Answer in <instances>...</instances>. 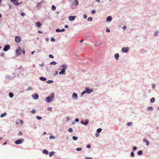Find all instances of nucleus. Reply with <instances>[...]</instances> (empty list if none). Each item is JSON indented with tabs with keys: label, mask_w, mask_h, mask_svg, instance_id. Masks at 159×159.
Listing matches in <instances>:
<instances>
[{
	"label": "nucleus",
	"mask_w": 159,
	"mask_h": 159,
	"mask_svg": "<svg viewBox=\"0 0 159 159\" xmlns=\"http://www.w3.org/2000/svg\"><path fill=\"white\" fill-rule=\"evenodd\" d=\"M22 133L21 131H20L18 133V134L19 135H22Z\"/></svg>",
	"instance_id": "nucleus-44"
},
{
	"label": "nucleus",
	"mask_w": 159,
	"mask_h": 159,
	"mask_svg": "<svg viewBox=\"0 0 159 159\" xmlns=\"http://www.w3.org/2000/svg\"><path fill=\"white\" fill-rule=\"evenodd\" d=\"M24 141L23 139H20L15 141V143L16 144H20L22 143Z\"/></svg>",
	"instance_id": "nucleus-4"
},
{
	"label": "nucleus",
	"mask_w": 159,
	"mask_h": 159,
	"mask_svg": "<svg viewBox=\"0 0 159 159\" xmlns=\"http://www.w3.org/2000/svg\"><path fill=\"white\" fill-rule=\"evenodd\" d=\"M102 130V129L101 128H99L97 129V131L98 133H99L101 132Z\"/></svg>",
	"instance_id": "nucleus-26"
},
{
	"label": "nucleus",
	"mask_w": 159,
	"mask_h": 159,
	"mask_svg": "<svg viewBox=\"0 0 159 159\" xmlns=\"http://www.w3.org/2000/svg\"><path fill=\"white\" fill-rule=\"evenodd\" d=\"M51 109H52V108H51V107H48L47 108V110L48 111H50L51 110Z\"/></svg>",
	"instance_id": "nucleus-46"
},
{
	"label": "nucleus",
	"mask_w": 159,
	"mask_h": 159,
	"mask_svg": "<svg viewBox=\"0 0 159 159\" xmlns=\"http://www.w3.org/2000/svg\"><path fill=\"white\" fill-rule=\"evenodd\" d=\"M11 1L16 5H18L20 4V3L18 2V1L17 0H11Z\"/></svg>",
	"instance_id": "nucleus-8"
},
{
	"label": "nucleus",
	"mask_w": 159,
	"mask_h": 159,
	"mask_svg": "<svg viewBox=\"0 0 159 159\" xmlns=\"http://www.w3.org/2000/svg\"><path fill=\"white\" fill-rule=\"evenodd\" d=\"M85 121H86V122H84V121H81V123H82L83 125H86L88 123V122H89V120H85Z\"/></svg>",
	"instance_id": "nucleus-14"
},
{
	"label": "nucleus",
	"mask_w": 159,
	"mask_h": 159,
	"mask_svg": "<svg viewBox=\"0 0 159 159\" xmlns=\"http://www.w3.org/2000/svg\"><path fill=\"white\" fill-rule=\"evenodd\" d=\"M119 55L118 53H116L115 55V58L116 60H118L119 59Z\"/></svg>",
	"instance_id": "nucleus-15"
},
{
	"label": "nucleus",
	"mask_w": 159,
	"mask_h": 159,
	"mask_svg": "<svg viewBox=\"0 0 159 159\" xmlns=\"http://www.w3.org/2000/svg\"><path fill=\"white\" fill-rule=\"evenodd\" d=\"M49 57L50 58H53L54 57L52 55V54H50L49 55Z\"/></svg>",
	"instance_id": "nucleus-39"
},
{
	"label": "nucleus",
	"mask_w": 159,
	"mask_h": 159,
	"mask_svg": "<svg viewBox=\"0 0 159 159\" xmlns=\"http://www.w3.org/2000/svg\"><path fill=\"white\" fill-rule=\"evenodd\" d=\"M56 64V62L55 61H53L51 62L50 63V64L51 65H55Z\"/></svg>",
	"instance_id": "nucleus-25"
},
{
	"label": "nucleus",
	"mask_w": 159,
	"mask_h": 159,
	"mask_svg": "<svg viewBox=\"0 0 159 159\" xmlns=\"http://www.w3.org/2000/svg\"><path fill=\"white\" fill-rule=\"evenodd\" d=\"M152 107H148V110H152Z\"/></svg>",
	"instance_id": "nucleus-47"
},
{
	"label": "nucleus",
	"mask_w": 159,
	"mask_h": 159,
	"mask_svg": "<svg viewBox=\"0 0 159 159\" xmlns=\"http://www.w3.org/2000/svg\"><path fill=\"white\" fill-rule=\"evenodd\" d=\"M53 82V81L52 80H49L48 81H47V83L48 84H50L52 83Z\"/></svg>",
	"instance_id": "nucleus-28"
},
{
	"label": "nucleus",
	"mask_w": 159,
	"mask_h": 159,
	"mask_svg": "<svg viewBox=\"0 0 159 159\" xmlns=\"http://www.w3.org/2000/svg\"><path fill=\"white\" fill-rule=\"evenodd\" d=\"M10 49V45H7L5 46V47L3 49V50L4 51L6 52L8 50H9Z\"/></svg>",
	"instance_id": "nucleus-7"
},
{
	"label": "nucleus",
	"mask_w": 159,
	"mask_h": 159,
	"mask_svg": "<svg viewBox=\"0 0 159 159\" xmlns=\"http://www.w3.org/2000/svg\"><path fill=\"white\" fill-rule=\"evenodd\" d=\"M85 159H92L91 157H86Z\"/></svg>",
	"instance_id": "nucleus-56"
},
{
	"label": "nucleus",
	"mask_w": 159,
	"mask_h": 159,
	"mask_svg": "<svg viewBox=\"0 0 159 159\" xmlns=\"http://www.w3.org/2000/svg\"><path fill=\"white\" fill-rule=\"evenodd\" d=\"M76 17L75 16H70L69 17V19L70 20L72 21L74 20Z\"/></svg>",
	"instance_id": "nucleus-9"
},
{
	"label": "nucleus",
	"mask_w": 159,
	"mask_h": 159,
	"mask_svg": "<svg viewBox=\"0 0 159 159\" xmlns=\"http://www.w3.org/2000/svg\"><path fill=\"white\" fill-rule=\"evenodd\" d=\"M131 156L132 157H134V153L133 152H131Z\"/></svg>",
	"instance_id": "nucleus-43"
},
{
	"label": "nucleus",
	"mask_w": 159,
	"mask_h": 159,
	"mask_svg": "<svg viewBox=\"0 0 159 159\" xmlns=\"http://www.w3.org/2000/svg\"><path fill=\"white\" fill-rule=\"evenodd\" d=\"M87 147L88 148H90L91 146L89 144H88L87 145Z\"/></svg>",
	"instance_id": "nucleus-49"
},
{
	"label": "nucleus",
	"mask_w": 159,
	"mask_h": 159,
	"mask_svg": "<svg viewBox=\"0 0 159 159\" xmlns=\"http://www.w3.org/2000/svg\"><path fill=\"white\" fill-rule=\"evenodd\" d=\"M22 52L23 54H24L25 53V51L24 50H23L21 51Z\"/></svg>",
	"instance_id": "nucleus-57"
},
{
	"label": "nucleus",
	"mask_w": 159,
	"mask_h": 159,
	"mask_svg": "<svg viewBox=\"0 0 159 159\" xmlns=\"http://www.w3.org/2000/svg\"><path fill=\"white\" fill-rule=\"evenodd\" d=\"M95 135H96V136L97 137H98L99 136V134L97 133H96L95 134Z\"/></svg>",
	"instance_id": "nucleus-50"
},
{
	"label": "nucleus",
	"mask_w": 159,
	"mask_h": 159,
	"mask_svg": "<svg viewBox=\"0 0 159 159\" xmlns=\"http://www.w3.org/2000/svg\"><path fill=\"white\" fill-rule=\"evenodd\" d=\"M54 97V93H52L51 94L50 96H48L46 99V101L48 102H51L52 101L53 98Z\"/></svg>",
	"instance_id": "nucleus-1"
},
{
	"label": "nucleus",
	"mask_w": 159,
	"mask_h": 159,
	"mask_svg": "<svg viewBox=\"0 0 159 159\" xmlns=\"http://www.w3.org/2000/svg\"><path fill=\"white\" fill-rule=\"evenodd\" d=\"M51 41H52L53 42H54L55 41V39L54 38H51Z\"/></svg>",
	"instance_id": "nucleus-42"
},
{
	"label": "nucleus",
	"mask_w": 159,
	"mask_h": 159,
	"mask_svg": "<svg viewBox=\"0 0 159 159\" xmlns=\"http://www.w3.org/2000/svg\"><path fill=\"white\" fill-rule=\"evenodd\" d=\"M138 154L139 155H142V151L141 150L139 151L138 152Z\"/></svg>",
	"instance_id": "nucleus-24"
},
{
	"label": "nucleus",
	"mask_w": 159,
	"mask_h": 159,
	"mask_svg": "<svg viewBox=\"0 0 159 159\" xmlns=\"http://www.w3.org/2000/svg\"><path fill=\"white\" fill-rule=\"evenodd\" d=\"M65 30V29H63L61 30H60L59 29H57L56 30V31L57 32H63V31H64Z\"/></svg>",
	"instance_id": "nucleus-16"
},
{
	"label": "nucleus",
	"mask_w": 159,
	"mask_h": 159,
	"mask_svg": "<svg viewBox=\"0 0 159 159\" xmlns=\"http://www.w3.org/2000/svg\"><path fill=\"white\" fill-rule=\"evenodd\" d=\"M83 17L84 19H86L87 18V15H86L85 14H84L83 15Z\"/></svg>",
	"instance_id": "nucleus-37"
},
{
	"label": "nucleus",
	"mask_w": 159,
	"mask_h": 159,
	"mask_svg": "<svg viewBox=\"0 0 159 159\" xmlns=\"http://www.w3.org/2000/svg\"><path fill=\"white\" fill-rule=\"evenodd\" d=\"M9 96L10 97L12 98L13 96V94L12 93H9Z\"/></svg>",
	"instance_id": "nucleus-27"
},
{
	"label": "nucleus",
	"mask_w": 159,
	"mask_h": 159,
	"mask_svg": "<svg viewBox=\"0 0 159 159\" xmlns=\"http://www.w3.org/2000/svg\"><path fill=\"white\" fill-rule=\"evenodd\" d=\"M41 24L40 22H38L36 23V25L38 27H40L41 26Z\"/></svg>",
	"instance_id": "nucleus-17"
},
{
	"label": "nucleus",
	"mask_w": 159,
	"mask_h": 159,
	"mask_svg": "<svg viewBox=\"0 0 159 159\" xmlns=\"http://www.w3.org/2000/svg\"><path fill=\"white\" fill-rule=\"evenodd\" d=\"M96 2H99L100 0H96Z\"/></svg>",
	"instance_id": "nucleus-62"
},
{
	"label": "nucleus",
	"mask_w": 159,
	"mask_h": 159,
	"mask_svg": "<svg viewBox=\"0 0 159 159\" xmlns=\"http://www.w3.org/2000/svg\"><path fill=\"white\" fill-rule=\"evenodd\" d=\"M21 16H25V14L24 13H21Z\"/></svg>",
	"instance_id": "nucleus-45"
},
{
	"label": "nucleus",
	"mask_w": 159,
	"mask_h": 159,
	"mask_svg": "<svg viewBox=\"0 0 159 159\" xmlns=\"http://www.w3.org/2000/svg\"><path fill=\"white\" fill-rule=\"evenodd\" d=\"M20 48H18L16 50V52L17 55L18 56L21 54L20 52Z\"/></svg>",
	"instance_id": "nucleus-11"
},
{
	"label": "nucleus",
	"mask_w": 159,
	"mask_h": 159,
	"mask_svg": "<svg viewBox=\"0 0 159 159\" xmlns=\"http://www.w3.org/2000/svg\"><path fill=\"white\" fill-rule=\"evenodd\" d=\"M19 121L20 122V123L21 125H22L23 124V122L22 120H19Z\"/></svg>",
	"instance_id": "nucleus-33"
},
{
	"label": "nucleus",
	"mask_w": 159,
	"mask_h": 159,
	"mask_svg": "<svg viewBox=\"0 0 159 159\" xmlns=\"http://www.w3.org/2000/svg\"><path fill=\"white\" fill-rule=\"evenodd\" d=\"M76 150L77 151H80L82 149L81 148H77L76 149Z\"/></svg>",
	"instance_id": "nucleus-38"
},
{
	"label": "nucleus",
	"mask_w": 159,
	"mask_h": 159,
	"mask_svg": "<svg viewBox=\"0 0 159 159\" xmlns=\"http://www.w3.org/2000/svg\"><path fill=\"white\" fill-rule=\"evenodd\" d=\"M129 50V48L128 47L123 48L122 49V51L124 52H127Z\"/></svg>",
	"instance_id": "nucleus-6"
},
{
	"label": "nucleus",
	"mask_w": 159,
	"mask_h": 159,
	"mask_svg": "<svg viewBox=\"0 0 159 159\" xmlns=\"http://www.w3.org/2000/svg\"><path fill=\"white\" fill-rule=\"evenodd\" d=\"M133 149L134 150H136L137 149V147H133Z\"/></svg>",
	"instance_id": "nucleus-54"
},
{
	"label": "nucleus",
	"mask_w": 159,
	"mask_h": 159,
	"mask_svg": "<svg viewBox=\"0 0 159 159\" xmlns=\"http://www.w3.org/2000/svg\"><path fill=\"white\" fill-rule=\"evenodd\" d=\"M39 79L43 81H45L46 80V79L45 77H40L39 78Z\"/></svg>",
	"instance_id": "nucleus-19"
},
{
	"label": "nucleus",
	"mask_w": 159,
	"mask_h": 159,
	"mask_svg": "<svg viewBox=\"0 0 159 159\" xmlns=\"http://www.w3.org/2000/svg\"><path fill=\"white\" fill-rule=\"evenodd\" d=\"M43 152L44 154H48V152L46 150H44L43 151Z\"/></svg>",
	"instance_id": "nucleus-22"
},
{
	"label": "nucleus",
	"mask_w": 159,
	"mask_h": 159,
	"mask_svg": "<svg viewBox=\"0 0 159 159\" xmlns=\"http://www.w3.org/2000/svg\"><path fill=\"white\" fill-rule=\"evenodd\" d=\"M158 31H157L154 33L155 35V36H157V34H158Z\"/></svg>",
	"instance_id": "nucleus-40"
},
{
	"label": "nucleus",
	"mask_w": 159,
	"mask_h": 159,
	"mask_svg": "<svg viewBox=\"0 0 159 159\" xmlns=\"http://www.w3.org/2000/svg\"><path fill=\"white\" fill-rule=\"evenodd\" d=\"M73 3L75 4L76 6H77L78 4V2L77 0H75L73 2Z\"/></svg>",
	"instance_id": "nucleus-20"
},
{
	"label": "nucleus",
	"mask_w": 159,
	"mask_h": 159,
	"mask_svg": "<svg viewBox=\"0 0 159 159\" xmlns=\"http://www.w3.org/2000/svg\"><path fill=\"white\" fill-rule=\"evenodd\" d=\"M93 91V90L91 89H89L87 88H86V90L83 91L81 93V95H83L84 93H90Z\"/></svg>",
	"instance_id": "nucleus-3"
},
{
	"label": "nucleus",
	"mask_w": 159,
	"mask_h": 159,
	"mask_svg": "<svg viewBox=\"0 0 159 159\" xmlns=\"http://www.w3.org/2000/svg\"><path fill=\"white\" fill-rule=\"evenodd\" d=\"M83 41H84L83 39H82L80 41V43H82Z\"/></svg>",
	"instance_id": "nucleus-60"
},
{
	"label": "nucleus",
	"mask_w": 159,
	"mask_h": 159,
	"mask_svg": "<svg viewBox=\"0 0 159 159\" xmlns=\"http://www.w3.org/2000/svg\"><path fill=\"white\" fill-rule=\"evenodd\" d=\"M93 20V19L91 17H89L88 18V20L89 21H92Z\"/></svg>",
	"instance_id": "nucleus-30"
},
{
	"label": "nucleus",
	"mask_w": 159,
	"mask_h": 159,
	"mask_svg": "<svg viewBox=\"0 0 159 159\" xmlns=\"http://www.w3.org/2000/svg\"><path fill=\"white\" fill-rule=\"evenodd\" d=\"M65 27L66 28H68V26L67 25H65Z\"/></svg>",
	"instance_id": "nucleus-59"
},
{
	"label": "nucleus",
	"mask_w": 159,
	"mask_h": 159,
	"mask_svg": "<svg viewBox=\"0 0 159 159\" xmlns=\"http://www.w3.org/2000/svg\"><path fill=\"white\" fill-rule=\"evenodd\" d=\"M54 154V152H52L49 153V156L50 157H52Z\"/></svg>",
	"instance_id": "nucleus-23"
},
{
	"label": "nucleus",
	"mask_w": 159,
	"mask_h": 159,
	"mask_svg": "<svg viewBox=\"0 0 159 159\" xmlns=\"http://www.w3.org/2000/svg\"><path fill=\"white\" fill-rule=\"evenodd\" d=\"M132 124V123L131 122H128L127 123V125L128 126H131Z\"/></svg>",
	"instance_id": "nucleus-35"
},
{
	"label": "nucleus",
	"mask_w": 159,
	"mask_h": 159,
	"mask_svg": "<svg viewBox=\"0 0 159 159\" xmlns=\"http://www.w3.org/2000/svg\"><path fill=\"white\" fill-rule=\"evenodd\" d=\"M52 138L54 139L55 137L52 135L50 137V139H51Z\"/></svg>",
	"instance_id": "nucleus-51"
},
{
	"label": "nucleus",
	"mask_w": 159,
	"mask_h": 159,
	"mask_svg": "<svg viewBox=\"0 0 159 159\" xmlns=\"http://www.w3.org/2000/svg\"><path fill=\"white\" fill-rule=\"evenodd\" d=\"M38 32H39V33H42V31H40L39 30V31H38Z\"/></svg>",
	"instance_id": "nucleus-61"
},
{
	"label": "nucleus",
	"mask_w": 159,
	"mask_h": 159,
	"mask_svg": "<svg viewBox=\"0 0 159 159\" xmlns=\"http://www.w3.org/2000/svg\"><path fill=\"white\" fill-rule=\"evenodd\" d=\"M7 115V113L5 112H4L2 114L0 115V117H3L4 116H5Z\"/></svg>",
	"instance_id": "nucleus-21"
},
{
	"label": "nucleus",
	"mask_w": 159,
	"mask_h": 159,
	"mask_svg": "<svg viewBox=\"0 0 159 159\" xmlns=\"http://www.w3.org/2000/svg\"><path fill=\"white\" fill-rule=\"evenodd\" d=\"M155 99L154 98H152L151 99L150 101L151 102H154L155 101Z\"/></svg>",
	"instance_id": "nucleus-31"
},
{
	"label": "nucleus",
	"mask_w": 159,
	"mask_h": 159,
	"mask_svg": "<svg viewBox=\"0 0 159 159\" xmlns=\"http://www.w3.org/2000/svg\"><path fill=\"white\" fill-rule=\"evenodd\" d=\"M34 52V51H32L31 52V53L32 54H33Z\"/></svg>",
	"instance_id": "nucleus-64"
},
{
	"label": "nucleus",
	"mask_w": 159,
	"mask_h": 159,
	"mask_svg": "<svg viewBox=\"0 0 159 159\" xmlns=\"http://www.w3.org/2000/svg\"><path fill=\"white\" fill-rule=\"evenodd\" d=\"M152 86L153 88H154L155 87V85L154 84H152Z\"/></svg>",
	"instance_id": "nucleus-58"
},
{
	"label": "nucleus",
	"mask_w": 159,
	"mask_h": 159,
	"mask_svg": "<svg viewBox=\"0 0 159 159\" xmlns=\"http://www.w3.org/2000/svg\"><path fill=\"white\" fill-rule=\"evenodd\" d=\"M56 9V7L55 6H54V5H53L52 6V9L53 10H55Z\"/></svg>",
	"instance_id": "nucleus-32"
},
{
	"label": "nucleus",
	"mask_w": 159,
	"mask_h": 159,
	"mask_svg": "<svg viewBox=\"0 0 159 159\" xmlns=\"http://www.w3.org/2000/svg\"><path fill=\"white\" fill-rule=\"evenodd\" d=\"M91 13L93 14H94L95 13V10H93L91 11Z\"/></svg>",
	"instance_id": "nucleus-36"
},
{
	"label": "nucleus",
	"mask_w": 159,
	"mask_h": 159,
	"mask_svg": "<svg viewBox=\"0 0 159 159\" xmlns=\"http://www.w3.org/2000/svg\"><path fill=\"white\" fill-rule=\"evenodd\" d=\"M126 26H123V30H125L126 29Z\"/></svg>",
	"instance_id": "nucleus-52"
},
{
	"label": "nucleus",
	"mask_w": 159,
	"mask_h": 159,
	"mask_svg": "<svg viewBox=\"0 0 159 159\" xmlns=\"http://www.w3.org/2000/svg\"><path fill=\"white\" fill-rule=\"evenodd\" d=\"M33 99H37L39 98V95L38 94H35L32 96Z\"/></svg>",
	"instance_id": "nucleus-10"
},
{
	"label": "nucleus",
	"mask_w": 159,
	"mask_h": 159,
	"mask_svg": "<svg viewBox=\"0 0 159 159\" xmlns=\"http://www.w3.org/2000/svg\"><path fill=\"white\" fill-rule=\"evenodd\" d=\"M36 118L38 120H41L42 119V117H40L39 116H36Z\"/></svg>",
	"instance_id": "nucleus-34"
},
{
	"label": "nucleus",
	"mask_w": 159,
	"mask_h": 159,
	"mask_svg": "<svg viewBox=\"0 0 159 159\" xmlns=\"http://www.w3.org/2000/svg\"><path fill=\"white\" fill-rule=\"evenodd\" d=\"M68 131L70 132H71L73 131V129L71 128H69Z\"/></svg>",
	"instance_id": "nucleus-41"
},
{
	"label": "nucleus",
	"mask_w": 159,
	"mask_h": 159,
	"mask_svg": "<svg viewBox=\"0 0 159 159\" xmlns=\"http://www.w3.org/2000/svg\"><path fill=\"white\" fill-rule=\"evenodd\" d=\"M46 134V132H43V134H44V135Z\"/></svg>",
	"instance_id": "nucleus-63"
},
{
	"label": "nucleus",
	"mask_w": 159,
	"mask_h": 159,
	"mask_svg": "<svg viewBox=\"0 0 159 159\" xmlns=\"http://www.w3.org/2000/svg\"><path fill=\"white\" fill-rule=\"evenodd\" d=\"M106 31L107 32H110V30L109 29H107L106 30Z\"/></svg>",
	"instance_id": "nucleus-53"
},
{
	"label": "nucleus",
	"mask_w": 159,
	"mask_h": 159,
	"mask_svg": "<svg viewBox=\"0 0 159 159\" xmlns=\"http://www.w3.org/2000/svg\"><path fill=\"white\" fill-rule=\"evenodd\" d=\"M31 112L33 113H35V111L34 110H32L31 111Z\"/></svg>",
	"instance_id": "nucleus-48"
},
{
	"label": "nucleus",
	"mask_w": 159,
	"mask_h": 159,
	"mask_svg": "<svg viewBox=\"0 0 159 159\" xmlns=\"http://www.w3.org/2000/svg\"><path fill=\"white\" fill-rule=\"evenodd\" d=\"M21 40V39L20 37L18 36H16L15 37V41L17 43H20Z\"/></svg>",
	"instance_id": "nucleus-5"
},
{
	"label": "nucleus",
	"mask_w": 159,
	"mask_h": 159,
	"mask_svg": "<svg viewBox=\"0 0 159 159\" xmlns=\"http://www.w3.org/2000/svg\"><path fill=\"white\" fill-rule=\"evenodd\" d=\"M112 20V17L111 16H108L107 17V21H110Z\"/></svg>",
	"instance_id": "nucleus-18"
},
{
	"label": "nucleus",
	"mask_w": 159,
	"mask_h": 159,
	"mask_svg": "<svg viewBox=\"0 0 159 159\" xmlns=\"http://www.w3.org/2000/svg\"><path fill=\"white\" fill-rule=\"evenodd\" d=\"M143 141L145 143H146V145H147V146H148L149 145V141L147 140L146 139V138H144L143 139Z\"/></svg>",
	"instance_id": "nucleus-12"
},
{
	"label": "nucleus",
	"mask_w": 159,
	"mask_h": 159,
	"mask_svg": "<svg viewBox=\"0 0 159 159\" xmlns=\"http://www.w3.org/2000/svg\"><path fill=\"white\" fill-rule=\"evenodd\" d=\"M73 139L74 140H76L78 139V137L75 136H73L72 137Z\"/></svg>",
	"instance_id": "nucleus-29"
},
{
	"label": "nucleus",
	"mask_w": 159,
	"mask_h": 159,
	"mask_svg": "<svg viewBox=\"0 0 159 159\" xmlns=\"http://www.w3.org/2000/svg\"><path fill=\"white\" fill-rule=\"evenodd\" d=\"M62 67V69L61 70L59 73L60 75L63 74L65 72V69L67 68V66L65 64L61 66Z\"/></svg>",
	"instance_id": "nucleus-2"
},
{
	"label": "nucleus",
	"mask_w": 159,
	"mask_h": 159,
	"mask_svg": "<svg viewBox=\"0 0 159 159\" xmlns=\"http://www.w3.org/2000/svg\"><path fill=\"white\" fill-rule=\"evenodd\" d=\"M72 97L75 99H77V95L76 93H74L72 95Z\"/></svg>",
	"instance_id": "nucleus-13"
},
{
	"label": "nucleus",
	"mask_w": 159,
	"mask_h": 159,
	"mask_svg": "<svg viewBox=\"0 0 159 159\" xmlns=\"http://www.w3.org/2000/svg\"><path fill=\"white\" fill-rule=\"evenodd\" d=\"M75 121L76 122H78L79 121V119H77V118H76L75 119Z\"/></svg>",
	"instance_id": "nucleus-55"
}]
</instances>
